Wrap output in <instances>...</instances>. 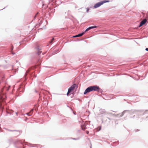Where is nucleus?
I'll list each match as a JSON object with an SVG mask.
<instances>
[{
	"label": "nucleus",
	"instance_id": "9",
	"mask_svg": "<svg viewBox=\"0 0 148 148\" xmlns=\"http://www.w3.org/2000/svg\"><path fill=\"white\" fill-rule=\"evenodd\" d=\"M85 32H83L81 34H78V35H77V37H80V36H82L85 33Z\"/></svg>",
	"mask_w": 148,
	"mask_h": 148
},
{
	"label": "nucleus",
	"instance_id": "12",
	"mask_svg": "<svg viewBox=\"0 0 148 148\" xmlns=\"http://www.w3.org/2000/svg\"><path fill=\"white\" fill-rule=\"evenodd\" d=\"M2 102L1 101H0V106H1L2 105Z\"/></svg>",
	"mask_w": 148,
	"mask_h": 148
},
{
	"label": "nucleus",
	"instance_id": "2",
	"mask_svg": "<svg viewBox=\"0 0 148 148\" xmlns=\"http://www.w3.org/2000/svg\"><path fill=\"white\" fill-rule=\"evenodd\" d=\"M110 1L109 0H105L100 2L98 3L95 4L94 6L95 8H97L98 7H100L101 5H103L104 3L107 2H109Z\"/></svg>",
	"mask_w": 148,
	"mask_h": 148
},
{
	"label": "nucleus",
	"instance_id": "21",
	"mask_svg": "<svg viewBox=\"0 0 148 148\" xmlns=\"http://www.w3.org/2000/svg\"><path fill=\"white\" fill-rule=\"evenodd\" d=\"M12 53V54H14V53Z\"/></svg>",
	"mask_w": 148,
	"mask_h": 148
},
{
	"label": "nucleus",
	"instance_id": "3",
	"mask_svg": "<svg viewBox=\"0 0 148 148\" xmlns=\"http://www.w3.org/2000/svg\"><path fill=\"white\" fill-rule=\"evenodd\" d=\"M76 86V85L75 84H74L69 88L67 93V95L68 96H69V94L70 93L72 92L73 91Z\"/></svg>",
	"mask_w": 148,
	"mask_h": 148
},
{
	"label": "nucleus",
	"instance_id": "14",
	"mask_svg": "<svg viewBox=\"0 0 148 148\" xmlns=\"http://www.w3.org/2000/svg\"><path fill=\"white\" fill-rule=\"evenodd\" d=\"M13 49V46H12V47H11V51H12V50Z\"/></svg>",
	"mask_w": 148,
	"mask_h": 148
},
{
	"label": "nucleus",
	"instance_id": "5",
	"mask_svg": "<svg viewBox=\"0 0 148 148\" xmlns=\"http://www.w3.org/2000/svg\"><path fill=\"white\" fill-rule=\"evenodd\" d=\"M147 20L146 19H144L143 20L141 21L140 23L139 27H140L144 25L146 22Z\"/></svg>",
	"mask_w": 148,
	"mask_h": 148
},
{
	"label": "nucleus",
	"instance_id": "4",
	"mask_svg": "<svg viewBox=\"0 0 148 148\" xmlns=\"http://www.w3.org/2000/svg\"><path fill=\"white\" fill-rule=\"evenodd\" d=\"M4 88H3L0 92V99L2 101H3L6 98V95L3 93V90Z\"/></svg>",
	"mask_w": 148,
	"mask_h": 148
},
{
	"label": "nucleus",
	"instance_id": "6",
	"mask_svg": "<svg viewBox=\"0 0 148 148\" xmlns=\"http://www.w3.org/2000/svg\"><path fill=\"white\" fill-rule=\"evenodd\" d=\"M96 27H97V26H93L90 27H88V28H87L86 29V30L85 31V32H87V31L90 30V29H91L94 28H96Z\"/></svg>",
	"mask_w": 148,
	"mask_h": 148
},
{
	"label": "nucleus",
	"instance_id": "8",
	"mask_svg": "<svg viewBox=\"0 0 148 148\" xmlns=\"http://www.w3.org/2000/svg\"><path fill=\"white\" fill-rule=\"evenodd\" d=\"M81 128L82 130H84L86 129V126L85 125H81Z\"/></svg>",
	"mask_w": 148,
	"mask_h": 148
},
{
	"label": "nucleus",
	"instance_id": "1",
	"mask_svg": "<svg viewBox=\"0 0 148 148\" xmlns=\"http://www.w3.org/2000/svg\"><path fill=\"white\" fill-rule=\"evenodd\" d=\"M99 89L98 86H90L87 88L84 92V94L85 95L87 93H89L93 91H97Z\"/></svg>",
	"mask_w": 148,
	"mask_h": 148
},
{
	"label": "nucleus",
	"instance_id": "7",
	"mask_svg": "<svg viewBox=\"0 0 148 148\" xmlns=\"http://www.w3.org/2000/svg\"><path fill=\"white\" fill-rule=\"evenodd\" d=\"M33 112V110H32L29 112L27 113V114L28 116H31Z\"/></svg>",
	"mask_w": 148,
	"mask_h": 148
},
{
	"label": "nucleus",
	"instance_id": "16",
	"mask_svg": "<svg viewBox=\"0 0 148 148\" xmlns=\"http://www.w3.org/2000/svg\"><path fill=\"white\" fill-rule=\"evenodd\" d=\"M86 133L87 134H88L89 133V132L87 131L86 132Z\"/></svg>",
	"mask_w": 148,
	"mask_h": 148
},
{
	"label": "nucleus",
	"instance_id": "15",
	"mask_svg": "<svg viewBox=\"0 0 148 148\" xmlns=\"http://www.w3.org/2000/svg\"><path fill=\"white\" fill-rule=\"evenodd\" d=\"M73 37H74V38L78 37H77V35H75V36H73Z\"/></svg>",
	"mask_w": 148,
	"mask_h": 148
},
{
	"label": "nucleus",
	"instance_id": "18",
	"mask_svg": "<svg viewBox=\"0 0 148 148\" xmlns=\"http://www.w3.org/2000/svg\"><path fill=\"white\" fill-rule=\"evenodd\" d=\"M145 50H146L147 51H148V48H146Z\"/></svg>",
	"mask_w": 148,
	"mask_h": 148
},
{
	"label": "nucleus",
	"instance_id": "11",
	"mask_svg": "<svg viewBox=\"0 0 148 148\" xmlns=\"http://www.w3.org/2000/svg\"><path fill=\"white\" fill-rule=\"evenodd\" d=\"M54 38H52V39L51 40V41L50 42V43H52V42H53V40H54Z\"/></svg>",
	"mask_w": 148,
	"mask_h": 148
},
{
	"label": "nucleus",
	"instance_id": "20",
	"mask_svg": "<svg viewBox=\"0 0 148 148\" xmlns=\"http://www.w3.org/2000/svg\"><path fill=\"white\" fill-rule=\"evenodd\" d=\"M34 92H35V93H36V90H35L34 91Z\"/></svg>",
	"mask_w": 148,
	"mask_h": 148
},
{
	"label": "nucleus",
	"instance_id": "17",
	"mask_svg": "<svg viewBox=\"0 0 148 148\" xmlns=\"http://www.w3.org/2000/svg\"><path fill=\"white\" fill-rule=\"evenodd\" d=\"M37 15V13H36V14L35 15V17H34V18H36V15Z\"/></svg>",
	"mask_w": 148,
	"mask_h": 148
},
{
	"label": "nucleus",
	"instance_id": "19",
	"mask_svg": "<svg viewBox=\"0 0 148 148\" xmlns=\"http://www.w3.org/2000/svg\"><path fill=\"white\" fill-rule=\"evenodd\" d=\"M87 12H88V11H89V9L88 8H87Z\"/></svg>",
	"mask_w": 148,
	"mask_h": 148
},
{
	"label": "nucleus",
	"instance_id": "22",
	"mask_svg": "<svg viewBox=\"0 0 148 148\" xmlns=\"http://www.w3.org/2000/svg\"><path fill=\"white\" fill-rule=\"evenodd\" d=\"M7 90H8V88L7 89Z\"/></svg>",
	"mask_w": 148,
	"mask_h": 148
},
{
	"label": "nucleus",
	"instance_id": "10",
	"mask_svg": "<svg viewBox=\"0 0 148 148\" xmlns=\"http://www.w3.org/2000/svg\"><path fill=\"white\" fill-rule=\"evenodd\" d=\"M42 52V51L40 50H38V55H39L40 53H41Z\"/></svg>",
	"mask_w": 148,
	"mask_h": 148
},
{
	"label": "nucleus",
	"instance_id": "13",
	"mask_svg": "<svg viewBox=\"0 0 148 148\" xmlns=\"http://www.w3.org/2000/svg\"><path fill=\"white\" fill-rule=\"evenodd\" d=\"M39 62L40 64V63L41 62V60H39L38 61V62Z\"/></svg>",
	"mask_w": 148,
	"mask_h": 148
}]
</instances>
